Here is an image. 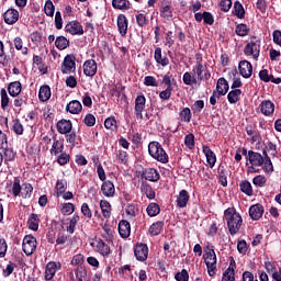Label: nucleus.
<instances>
[{
	"instance_id": "25",
	"label": "nucleus",
	"mask_w": 281,
	"mask_h": 281,
	"mask_svg": "<svg viewBox=\"0 0 281 281\" xmlns=\"http://www.w3.org/2000/svg\"><path fill=\"white\" fill-rule=\"evenodd\" d=\"M202 151L206 157V162L209 164L210 168H214L216 166V154L212 151V148L207 145L202 146Z\"/></svg>"
},
{
	"instance_id": "51",
	"label": "nucleus",
	"mask_w": 281,
	"mask_h": 281,
	"mask_svg": "<svg viewBox=\"0 0 281 281\" xmlns=\"http://www.w3.org/2000/svg\"><path fill=\"white\" fill-rule=\"evenodd\" d=\"M12 131L15 135H23L25 128L23 127V123H21L20 119L13 120Z\"/></svg>"
},
{
	"instance_id": "32",
	"label": "nucleus",
	"mask_w": 281,
	"mask_h": 281,
	"mask_svg": "<svg viewBox=\"0 0 281 281\" xmlns=\"http://www.w3.org/2000/svg\"><path fill=\"white\" fill-rule=\"evenodd\" d=\"M188 201H190V193H188V191L183 189L179 192L177 199L178 207H186L188 205Z\"/></svg>"
},
{
	"instance_id": "14",
	"label": "nucleus",
	"mask_w": 281,
	"mask_h": 281,
	"mask_svg": "<svg viewBox=\"0 0 281 281\" xmlns=\"http://www.w3.org/2000/svg\"><path fill=\"white\" fill-rule=\"evenodd\" d=\"M83 74L88 78H93L98 74V63L94 59H88L83 63Z\"/></svg>"
},
{
	"instance_id": "27",
	"label": "nucleus",
	"mask_w": 281,
	"mask_h": 281,
	"mask_svg": "<svg viewBox=\"0 0 281 281\" xmlns=\"http://www.w3.org/2000/svg\"><path fill=\"white\" fill-rule=\"evenodd\" d=\"M66 111L71 115H78L82 111V103L78 100H72L66 105Z\"/></svg>"
},
{
	"instance_id": "11",
	"label": "nucleus",
	"mask_w": 281,
	"mask_h": 281,
	"mask_svg": "<svg viewBox=\"0 0 281 281\" xmlns=\"http://www.w3.org/2000/svg\"><path fill=\"white\" fill-rule=\"evenodd\" d=\"M146 109V97L144 94H139L135 99V115L137 120H144V110Z\"/></svg>"
},
{
	"instance_id": "53",
	"label": "nucleus",
	"mask_w": 281,
	"mask_h": 281,
	"mask_svg": "<svg viewBox=\"0 0 281 281\" xmlns=\"http://www.w3.org/2000/svg\"><path fill=\"white\" fill-rule=\"evenodd\" d=\"M57 196H60L67 192V180L61 179L56 182Z\"/></svg>"
},
{
	"instance_id": "40",
	"label": "nucleus",
	"mask_w": 281,
	"mask_h": 281,
	"mask_svg": "<svg viewBox=\"0 0 281 281\" xmlns=\"http://www.w3.org/2000/svg\"><path fill=\"white\" fill-rule=\"evenodd\" d=\"M262 155H263V171L273 172V162L271 161V157H269L267 149H262Z\"/></svg>"
},
{
	"instance_id": "1",
	"label": "nucleus",
	"mask_w": 281,
	"mask_h": 281,
	"mask_svg": "<svg viewBox=\"0 0 281 281\" xmlns=\"http://www.w3.org/2000/svg\"><path fill=\"white\" fill-rule=\"evenodd\" d=\"M224 218L226 220L228 232L231 236H236L243 227V216L236 212V207H228L224 211Z\"/></svg>"
},
{
	"instance_id": "49",
	"label": "nucleus",
	"mask_w": 281,
	"mask_h": 281,
	"mask_svg": "<svg viewBox=\"0 0 281 281\" xmlns=\"http://www.w3.org/2000/svg\"><path fill=\"white\" fill-rule=\"evenodd\" d=\"M221 95H225V92L223 90H221L220 86H217V89L213 90V93L210 97V104L212 106H216V100H218V98H221Z\"/></svg>"
},
{
	"instance_id": "39",
	"label": "nucleus",
	"mask_w": 281,
	"mask_h": 281,
	"mask_svg": "<svg viewBox=\"0 0 281 281\" xmlns=\"http://www.w3.org/2000/svg\"><path fill=\"white\" fill-rule=\"evenodd\" d=\"M33 65H36L40 72H42L43 76L47 74V66H45V61H43V57L38 55L33 56Z\"/></svg>"
},
{
	"instance_id": "55",
	"label": "nucleus",
	"mask_w": 281,
	"mask_h": 281,
	"mask_svg": "<svg viewBox=\"0 0 281 281\" xmlns=\"http://www.w3.org/2000/svg\"><path fill=\"white\" fill-rule=\"evenodd\" d=\"M75 276H76L78 281H87V268L82 267V266H79L75 270Z\"/></svg>"
},
{
	"instance_id": "21",
	"label": "nucleus",
	"mask_w": 281,
	"mask_h": 281,
	"mask_svg": "<svg viewBox=\"0 0 281 281\" xmlns=\"http://www.w3.org/2000/svg\"><path fill=\"white\" fill-rule=\"evenodd\" d=\"M101 192L103 196H106L108 199H111L115 196V184L111 180H105L101 184Z\"/></svg>"
},
{
	"instance_id": "33",
	"label": "nucleus",
	"mask_w": 281,
	"mask_h": 281,
	"mask_svg": "<svg viewBox=\"0 0 281 281\" xmlns=\"http://www.w3.org/2000/svg\"><path fill=\"white\" fill-rule=\"evenodd\" d=\"M239 190L246 194V196H254V188L251 187V182H249V180H243L239 182Z\"/></svg>"
},
{
	"instance_id": "29",
	"label": "nucleus",
	"mask_w": 281,
	"mask_h": 281,
	"mask_svg": "<svg viewBox=\"0 0 281 281\" xmlns=\"http://www.w3.org/2000/svg\"><path fill=\"white\" fill-rule=\"evenodd\" d=\"M41 223V217L36 213H32L27 220V227L32 232H38V224Z\"/></svg>"
},
{
	"instance_id": "6",
	"label": "nucleus",
	"mask_w": 281,
	"mask_h": 281,
	"mask_svg": "<svg viewBox=\"0 0 281 281\" xmlns=\"http://www.w3.org/2000/svg\"><path fill=\"white\" fill-rule=\"evenodd\" d=\"M38 243L36 241V237L34 235H26L22 241V249L25 256H32L36 251Z\"/></svg>"
},
{
	"instance_id": "7",
	"label": "nucleus",
	"mask_w": 281,
	"mask_h": 281,
	"mask_svg": "<svg viewBox=\"0 0 281 281\" xmlns=\"http://www.w3.org/2000/svg\"><path fill=\"white\" fill-rule=\"evenodd\" d=\"M204 262L206 265L207 273L212 278L216 276V252H205L203 255Z\"/></svg>"
},
{
	"instance_id": "45",
	"label": "nucleus",
	"mask_w": 281,
	"mask_h": 281,
	"mask_svg": "<svg viewBox=\"0 0 281 281\" xmlns=\"http://www.w3.org/2000/svg\"><path fill=\"white\" fill-rule=\"evenodd\" d=\"M13 45L18 52H22L23 56H27V53L30 52V49L27 47H23V38L19 36L15 37L13 40Z\"/></svg>"
},
{
	"instance_id": "61",
	"label": "nucleus",
	"mask_w": 281,
	"mask_h": 281,
	"mask_svg": "<svg viewBox=\"0 0 281 281\" xmlns=\"http://www.w3.org/2000/svg\"><path fill=\"white\" fill-rule=\"evenodd\" d=\"M143 194H146L147 199L149 200H153L155 199V190H153V187H150L149 184H144L142 188H140Z\"/></svg>"
},
{
	"instance_id": "15",
	"label": "nucleus",
	"mask_w": 281,
	"mask_h": 281,
	"mask_svg": "<svg viewBox=\"0 0 281 281\" xmlns=\"http://www.w3.org/2000/svg\"><path fill=\"white\" fill-rule=\"evenodd\" d=\"M239 74L243 78H251L254 74V66L247 60H241L238 64Z\"/></svg>"
},
{
	"instance_id": "41",
	"label": "nucleus",
	"mask_w": 281,
	"mask_h": 281,
	"mask_svg": "<svg viewBox=\"0 0 281 281\" xmlns=\"http://www.w3.org/2000/svg\"><path fill=\"white\" fill-rule=\"evenodd\" d=\"M164 221H158L156 223H154L153 225H150L149 227V236H159V234H161L162 229H164Z\"/></svg>"
},
{
	"instance_id": "22",
	"label": "nucleus",
	"mask_w": 281,
	"mask_h": 281,
	"mask_svg": "<svg viewBox=\"0 0 281 281\" xmlns=\"http://www.w3.org/2000/svg\"><path fill=\"white\" fill-rule=\"evenodd\" d=\"M4 23L7 25H14L19 21V10L9 9L3 13Z\"/></svg>"
},
{
	"instance_id": "64",
	"label": "nucleus",
	"mask_w": 281,
	"mask_h": 281,
	"mask_svg": "<svg viewBox=\"0 0 281 281\" xmlns=\"http://www.w3.org/2000/svg\"><path fill=\"white\" fill-rule=\"evenodd\" d=\"M175 280L177 281H188L190 280V273L187 269H182L180 272L175 274Z\"/></svg>"
},
{
	"instance_id": "8",
	"label": "nucleus",
	"mask_w": 281,
	"mask_h": 281,
	"mask_svg": "<svg viewBox=\"0 0 281 281\" xmlns=\"http://www.w3.org/2000/svg\"><path fill=\"white\" fill-rule=\"evenodd\" d=\"M52 133L53 145L50 148V155H55L56 157L57 155H60V153H65V140L58 139V135L56 134L54 128H52Z\"/></svg>"
},
{
	"instance_id": "3",
	"label": "nucleus",
	"mask_w": 281,
	"mask_h": 281,
	"mask_svg": "<svg viewBox=\"0 0 281 281\" xmlns=\"http://www.w3.org/2000/svg\"><path fill=\"white\" fill-rule=\"evenodd\" d=\"M262 45V40L256 35L250 37V42H248L244 47L245 56H252L254 60H258L260 58V47Z\"/></svg>"
},
{
	"instance_id": "31",
	"label": "nucleus",
	"mask_w": 281,
	"mask_h": 281,
	"mask_svg": "<svg viewBox=\"0 0 281 281\" xmlns=\"http://www.w3.org/2000/svg\"><path fill=\"white\" fill-rule=\"evenodd\" d=\"M52 98V88L49 86L44 85L40 88L38 99L41 102H47Z\"/></svg>"
},
{
	"instance_id": "34",
	"label": "nucleus",
	"mask_w": 281,
	"mask_h": 281,
	"mask_svg": "<svg viewBox=\"0 0 281 281\" xmlns=\"http://www.w3.org/2000/svg\"><path fill=\"white\" fill-rule=\"evenodd\" d=\"M233 14L237 19H245V14H246L245 7H243V3H240V1L238 0L234 2Z\"/></svg>"
},
{
	"instance_id": "60",
	"label": "nucleus",
	"mask_w": 281,
	"mask_h": 281,
	"mask_svg": "<svg viewBox=\"0 0 281 281\" xmlns=\"http://www.w3.org/2000/svg\"><path fill=\"white\" fill-rule=\"evenodd\" d=\"M182 80L189 87H192V85H196V77L192 76V72H184Z\"/></svg>"
},
{
	"instance_id": "62",
	"label": "nucleus",
	"mask_w": 281,
	"mask_h": 281,
	"mask_svg": "<svg viewBox=\"0 0 281 281\" xmlns=\"http://www.w3.org/2000/svg\"><path fill=\"white\" fill-rule=\"evenodd\" d=\"M252 183L257 186V188H265L267 186V177L259 175L252 179Z\"/></svg>"
},
{
	"instance_id": "35",
	"label": "nucleus",
	"mask_w": 281,
	"mask_h": 281,
	"mask_svg": "<svg viewBox=\"0 0 281 281\" xmlns=\"http://www.w3.org/2000/svg\"><path fill=\"white\" fill-rule=\"evenodd\" d=\"M249 32H251V29L245 23H239L235 26V34L237 36H241L245 38V36H249Z\"/></svg>"
},
{
	"instance_id": "56",
	"label": "nucleus",
	"mask_w": 281,
	"mask_h": 281,
	"mask_svg": "<svg viewBox=\"0 0 281 281\" xmlns=\"http://www.w3.org/2000/svg\"><path fill=\"white\" fill-rule=\"evenodd\" d=\"M227 170L225 168L218 169V183L223 186V188H227Z\"/></svg>"
},
{
	"instance_id": "43",
	"label": "nucleus",
	"mask_w": 281,
	"mask_h": 281,
	"mask_svg": "<svg viewBox=\"0 0 281 281\" xmlns=\"http://www.w3.org/2000/svg\"><path fill=\"white\" fill-rule=\"evenodd\" d=\"M241 93H243L241 89L231 90L227 94V100H228L229 104H236V102H238V100H240Z\"/></svg>"
},
{
	"instance_id": "36",
	"label": "nucleus",
	"mask_w": 281,
	"mask_h": 281,
	"mask_svg": "<svg viewBox=\"0 0 281 281\" xmlns=\"http://www.w3.org/2000/svg\"><path fill=\"white\" fill-rule=\"evenodd\" d=\"M160 16H162V19H166L167 21H170V19H172V5H170V3H162V7L160 9Z\"/></svg>"
},
{
	"instance_id": "42",
	"label": "nucleus",
	"mask_w": 281,
	"mask_h": 281,
	"mask_svg": "<svg viewBox=\"0 0 281 281\" xmlns=\"http://www.w3.org/2000/svg\"><path fill=\"white\" fill-rule=\"evenodd\" d=\"M114 10H131V1L128 0H112Z\"/></svg>"
},
{
	"instance_id": "23",
	"label": "nucleus",
	"mask_w": 281,
	"mask_h": 281,
	"mask_svg": "<svg viewBox=\"0 0 281 281\" xmlns=\"http://www.w3.org/2000/svg\"><path fill=\"white\" fill-rule=\"evenodd\" d=\"M143 179H146V181L157 182L159 179H161V176L159 175V171L155 168H147L143 170L142 173Z\"/></svg>"
},
{
	"instance_id": "63",
	"label": "nucleus",
	"mask_w": 281,
	"mask_h": 281,
	"mask_svg": "<svg viewBox=\"0 0 281 281\" xmlns=\"http://www.w3.org/2000/svg\"><path fill=\"white\" fill-rule=\"evenodd\" d=\"M222 281H236V272L232 269H226L222 276Z\"/></svg>"
},
{
	"instance_id": "12",
	"label": "nucleus",
	"mask_w": 281,
	"mask_h": 281,
	"mask_svg": "<svg viewBox=\"0 0 281 281\" xmlns=\"http://www.w3.org/2000/svg\"><path fill=\"white\" fill-rule=\"evenodd\" d=\"M248 161L251 165V168H260L261 166H265V155H261L260 153L248 150Z\"/></svg>"
},
{
	"instance_id": "24",
	"label": "nucleus",
	"mask_w": 281,
	"mask_h": 281,
	"mask_svg": "<svg viewBox=\"0 0 281 281\" xmlns=\"http://www.w3.org/2000/svg\"><path fill=\"white\" fill-rule=\"evenodd\" d=\"M116 25L121 36H126V34H128V20L126 19V15L119 14Z\"/></svg>"
},
{
	"instance_id": "44",
	"label": "nucleus",
	"mask_w": 281,
	"mask_h": 281,
	"mask_svg": "<svg viewBox=\"0 0 281 281\" xmlns=\"http://www.w3.org/2000/svg\"><path fill=\"white\" fill-rule=\"evenodd\" d=\"M101 212L104 218H111V203L106 200L100 201Z\"/></svg>"
},
{
	"instance_id": "38",
	"label": "nucleus",
	"mask_w": 281,
	"mask_h": 281,
	"mask_svg": "<svg viewBox=\"0 0 281 281\" xmlns=\"http://www.w3.org/2000/svg\"><path fill=\"white\" fill-rule=\"evenodd\" d=\"M69 45H70L69 40L63 35L57 36L55 40V47H57V49H59L60 52H63L64 49H67Z\"/></svg>"
},
{
	"instance_id": "16",
	"label": "nucleus",
	"mask_w": 281,
	"mask_h": 281,
	"mask_svg": "<svg viewBox=\"0 0 281 281\" xmlns=\"http://www.w3.org/2000/svg\"><path fill=\"white\" fill-rule=\"evenodd\" d=\"M60 269V262L50 261L46 265L45 270V280L46 281H54V277L56 276V272Z\"/></svg>"
},
{
	"instance_id": "26",
	"label": "nucleus",
	"mask_w": 281,
	"mask_h": 281,
	"mask_svg": "<svg viewBox=\"0 0 281 281\" xmlns=\"http://www.w3.org/2000/svg\"><path fill=\"white\" fill-rule=\"evenodd\" d=\"M119 234L121 238H128L131 236V223L126 220H122L119 223Z\"/></svg>"
},
{
	"instance_id": "54",
	"label": "nucleus",
	"mask_w": 281,
	"mask_h": 281,
	"mask_svg": "<svg viewBox=\"0 0 281 281\" xmlns=\"http://www.w3.org/2000/svg\"><path fill=\"white\" fill-rule=\"evenodd\" d=\"M22 190H23V187H21V178L14 177L13 187H12L13 196H19Z\"/></svg>"
},
{
	"instance_id": "28",
	"label": "nucleus",
	"mask_w": 281,
	"mask_h": 281,
	"mask_svg": "<svg viewBox=\"0 0 281 281\" xmlns=\"http://www.w3.org/2000/svg\"><path fill=\"white\" fill-rule=\"evenodd\" d=\"M154 58L158 65H161V67H168V65H170V59L166 56H161V47L155 48Z\"/></svg>"
},
{
	"instance_id": "37",
	"label": "nucleus",
	"mask_w": 281,
	"mask_h": 281,
	"mask_svg": "<svg viewBox=\"0 0 281 281\" xmlns=\"http://www.w3.org/2000/svg\"><path fill=\"white\" fill-rule=\"evenodd\" d=\"M60 212L64 216H71L76 212V205L71 202L61 203Z\"/></svg>"
},
{
	"instance_id": "50",
	"label": "nucleus",
	"mask_w": 281,
	"mask_h": 281,
	"mask_svg": "<svg viewBox=\"0 0 281 281\" xmlns=\"http://www.w3.org/2000/svg\"><path fill=\"white\" fill-rule=\"evenodd\" d=\"M146 212L148 214V216L153 217V216H157L159 214V212H161V207H159V204L157 203H149Z\"/></svg>"
},
{
	"instance_id": "5",
	"label": "nucleus",
	"mask_w": 281,
	"mask_h": 281,
	"mask_svg": "<svg viewBox=\"0 0 281 281\" xmlns=\"http://www.w3.org/2000/svg\"><path fill=\"white\" fill-rule=\"evenodd\" d=\"M60 71L64 75L76 74V55L68 54L65 56L60 66Z\"/></svg>"
},
{
	"instance_id": "18",
	"label": "nucleus",
	"mask_w": 281,
	"mask_h": 281,
	"mask_svg": "<svg viewBox=\"0 0 281 281\" xmlns=\"http://www.w3.org/2000/svg\"><path fill=\"white\" fill-rule=\"evenodd\" d=\"M262 214H265V206L262 204L257 203L249 207V216L252 221H260Z\"/></svg>"
},
{
	"instance_id": "10",
	"label": "nucleus",
	"mask_w": 281,
	"mask_h": 281,
	"mask_svg": "<svg viewBox=\"0 0 281 281\" xmlns=\"http://www.w3.org/2000/svg\"><path fill=\"white\" fill-rule=\"evenodd\" d=\"M65 32L71 34V36H82V34H85V29L80 22L71 21L66 24Z\"/></svg>"
},
{
	"instance_id": "30",
	"label": "nucleus",
	"mask_w": 281,
	"mask_h": 281,
	"mask_svg": "<svg viewBox=\"0 0 281 281\" xmlns=\"http://www.w3.org/2000/svg\"><path fill=\"white\" fill-rule=\"evenodd\" d=\"M21 81H13L11 83H9L8 87V91H9V95H11V98H16L18 95L21 94Z\"/></svg>"
},
{
	"instance_id": "52",
	"label": "nucleus",
	"mask_w": 281,
	"mask_h": 281,
	"mask_svg": "<svg viewBox=\"0 0 281 281\" xmlns=\"http://www.w3.org/2000/svg\"><path fill=\"white\" fill-rule=\"evenodd\" d=\"M224 92V95H227V91H229V82H227V79L225 77H222L217 80L216 89Z\"/></svg>"
},
{
	"instance_id": "47",
	"label": "nucleus",
	"mask_w": 281,
	"mask_h": 281,
	"mask_svg": "<svg viewBox=\"0 0 281 281\" xmlns=\"http://www.w3.org/2000/svg\"><path fill=\"white\" fill-rule=\"evenodd\" d=\"M79 221L80 215H78V213H75L69 221V225L67 226L68 234H74L76 232V225H78Z\"/></svg>"
},
{
	"instance_id": "9",
	"label": "nucleus",
	"mask_w": 281,
	"mask_h": 281,
	"mask_svg": "<svg viewBox=\"0 0 281 281\" xmlns=\"http://www.w3.org/2000/svg\"><path fill=\"white\" fill-rule=\"evenodd\" d=\"M134 256L139 262H146V260H148V245L136 244L134 247Z\"/></svg>"
},
{
	"instance_id": "46",
	"label": "nucleus",
	"mask_w": 281,
	"mask_h": 281,
	"mask_svg": "<svg viewBox=\"0 0 281 281\" xmlns=\"http://www.w3.org/2000/svg\"><path fill=\"white\" fill-rule=\"evenodd\" d=\"M104 127L106 128V131H117V120L115 119V116H109L108 119H105Z\"/></svg>"
},
{
	"instance_id": "48",
	"label": "nucleus",
	"mask_w": 281,
	"mask_h": 281,
	"mask_svg": "<svg viewBox=\"0 0 281 281\" xmlns=\"http://www.w3.org/2000/svg\"><path fill=\"white\" fill-rule=\"evenodd\" d=\"M1 95V109L2 111H5L10 106V97H8V91H5L4 88L0 90Z\"/></svg>"
},
{
	"instance_id": "57",
	"label": "nucleus",
	"mask_w": 281,
	"mask_h": 281,
	"mask_svg": "<svg viewBox=\"0 0 281 281\" xmlns=\"http://www.w3.org/2000/svg\"><path fill=\"white\" fill-rule=\"evenodd\" d=\"M44 12L46 16H54V12H56V7L54 5V2H52V0H46L44 5Z\"/></svg>"
},
{
	"instance_id": "20",
	"label": "nucleus",
	"mask_w": 281,
	"mask_h": 281,
	"mask_svg": "<svg viewBox=\"0 0 281 281\" xmlns=\"http://www.w3.org/2000/svg\"><path fill=\"white\" fill-rule=\"evenodd\" d=\"M205 69H207V66H205V65H201V64H199V65H195L194 67H193V72H195L196 74V76H198V80L201 82V81H203V80H210V78H212V74L210 72V70H207L206 72H204V75H203V71H205Z\"/></svg>"
},
{
	"instance_id": "19",
	"label": "nucleus",
	"mask_w": 281,
	"mask_h": 281,
	"mask_svg": "<svg viewBox=\"0 0 281 281\" xmlns=\"http://www.w3.org/2000/svg\"><path fill=\"white\" fill-rule=\"evenodd\" d=\"M259 108L262 115H266V117L273 115L276 112V104L271 100H263Z\"/></svg>"
},
{
	"instance_id": "17",
	"label": "nucleus",
	"mask_w": 281,
	"mask_h": 281,
	"mask_svg": "<svg viewBox=\"0 0 281 281\" xmlns=\"http://www.w3.org/2000/svg\"><path fill=\"white\" fill-rule=\"evenodd\" d=\"M94 248L98 254H100L103 257L111 256V246L109 244H105L101 238H97L94 241Z\"/></svg>"
},
{
	"instance_id": "13",
	"label": "nucleus",
	"mask_w": 281,
	"mask_h": 281,
	"mask_svg": "<svg viewBox=\"0 0 281 281\" xmlns=\"http://www.w3.org/2000/svg\"><path fill=\"white\" fill-rule=\"evenodd\" d=\"M56 128L59 135H67V133L74 131V123H71V120L61 119L57 122Z\"/></svg>"
},
{
	"instance_id": "4",
	"label": "nucleus",
	"mask_w": 281,
	"mask_h": 281,
	"mask_svg": "<svg viewBox=\"0 0 281 281\" xmlns=\"http://www.w3.org/2000/svg\"><path fill=\"white\" fill-rule=\"evenodd\" d=\"M172 81H175V78H172V74L167 72L161 80V85H165L167 88L159 93L160 100H168L172 97Z\"/></svg>"
},
{
	"instance_id": "59",
	"label": "nucleus",
	"mask_w": 281,
	"mask_h": 281,
	"mask_svg": "<svg viewBox=\"0 0 281 281\" xmlns=\"http://www.w3.org/2000/svg\"><path fill=\"white\" fill-rule=\"evenodd\" d=\"M64 135H65V139H66L67 144H69L72 148H74V146H76V144H78L76 142V139L78 137V134H76V132L70 131L69 133L64 134Z\"/></svg>"
},
{
	"instance_id": "58",
	"label": "nucleus",
	"mask_w": 281,
	"mask_h": 281,
	"mask_svg": "<svg viewBox=\"0 0 281 281\" xmlns=\"http://www.w3.org/2000/svg\"><path fill=\"white\" fill-rule=\"evenodd\" d=\"M181 122H190L192 120V111L190 108H184L179 113Z\"/></svg>"
},
{
	"instance_id": "2",
	"label": "nucleus",
	"mask_w": 281,
	"mask_h": 281,
	"mask_svg": "<svg viewBox=\"0 0 281 281\" xmlns=\"http://www.w3.org/2000/svg\"><path fill=\"white\" fill-rule=\"evenodd\" d=\"M148 153L153 159L160 164H168V161H170L168 153H166V149H164L159 142H150L148 144Z\"/></svg>"
}]
</instances>
